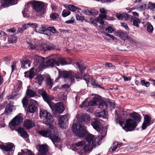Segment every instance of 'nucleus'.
Masks as SVG:
<instances>
[{"label":"nucleus","instance_id":"obj_56","mask_svg":"<svg viewBox=\"0 0 155 155\" xmlns=\"http://www.w3.org/2000/svg\"><path fill=\"white\" fill-rule=\"evenodd\" d=\"M116 17L119 20H122L124 19L123 15L121 14L117 13L116 15Z\"/></svg>","mask_w":155,"mask_h":155},{"label":"nucleus","instance_id":"obj_44","mask_svg":"<svg viewBox=\"0 0 155 155\" xmlns=\"http://www.w3.org/2000/svg\"><path fill=\"white\" fill-rule=\"evenodd\" d=\"M58 61L60 63H60L61 64V65H64L68 64L65 59L64 58H59Z\"/></svg>","mask_w":155,"mask_h":155},{"label":"nucleus","instance_id":"obj_27","mask_svg":"<svg viewBox=\"0 0 155 155\" xmlns=\"http://www.w3.org/2000/svg\"><path fill=\"white\" fill-rule=\"evenodd\" d=\"M25 77L31 79L35 75V73L34 69H31L29 71L26 72L25 73Z\"/></svg>","mask_w":155,"mask_h":155},{"label":"nucleus","instance_id":"obj_11","mask_svg":"<svg viewBox=\"0 0 155 155\" xmlns=\"http://www.w3.org/2000/svg\"><path fill=\"white\" fill-rule=\"evenodd\" d=\"M99 99L96 97L94 98L91 101L88 103H87V100H85L83 102L81 107L87 108L89 106L97 105V103H99Z\"/></svg>","mask_w":155,"mask_h":155},{"label":"nucleus","instance_id":"obj_55","mask_svg":"<svg viewBox=\"0 0 155 155\" xmlns=\"http://www.w3.org/2000/svg\"><path fill=\"white\" fill-rule=\"evenodd\" d=\"M55 47L53 46L51 44H49L46 46V48L45 50H51L54 49Z\"/></svg>","mask_w":155,"mask_h":155},{"label":"nucleus","instance_id":"obj_5","mask_svg":"<svg viewBox=\"0 0 155 155\" xmlns=\"http://www.w3.org/2000/svg\"><path fill=\"white\" fill-rule=\"evenodd\" d=\"M110 103V102L108 101L102 102V103H101L98 107L101 109L103 108L104 110L101 111L96 112L95 114V116L102 119L107 118L108 116V112L104 110L106 109L108 106V104Z\"/></svg>","mask_w":155,"mask_h":155},{"label":"nucleus","instance_id":"obj_49","mask_svg":"<svg viewBox=\"0 0 155 155\" xmlns=\"http://www.w3.org/2000/svg\"><path fill=\"white\" fill-rule=\"evenodd\" d=\"M68 8L72 12L75 11L77 9V8L76 7L71 5H68Z\"/></svg>","mask_w":155,"mask_h":155},{"label":"nucleus","instance_id":"obj_61","mask_svg":"<svg viewBox=\"0 0 155 155\" xmlns=\"http://www.w3.org/2000/svg\"><path fill=\"white\" fill-rule=\"evenodd\" d=\"M113 30V28L111 27H109L106 29V31L109 33H112Z\"/></svg>","mask_w":155,"mask_h":155},{"label":"nucleus","instance_id":"obj_17","mask_svg":"<svg viewBox=\"0 0 155 155\" xmlns=\"http://www.w3.org/2000/svg\"><path fill=\"white\" fill-rule=\"evenodd\" d=\"M35 124V122L32 120L27 119L24 121L23 124V126L27 129H29L34 127Z\"/></svg>","mask_w":155,"mask_h":155},{"label":"nucleus","instance_id":"obj_20","mask_svg":"<svg viewBox=\"0 0 155 155\" xmlns=\"http://www.w3.org/2000/svg\"><path fill=\"white\" fill-rule=\"evenodd\" d=\"M116 35L122 38L123 40L125 41L129 39L130 37L125 32L122 30L117 31L116 32Z\"/></svg>","mask_w":155,"mask_h":155},{"label":"nucleus","instance_id":"obj_25","mask_svg":"<svg viewBox=\"0 0 155 155\" xmlns=\"http://www.w3.org/2000/svg\"><path fill=\"white\" fill-rule=\"evenodd\" d=\"M1 6L4 7L8 6L9 4L12 5L14 4V0H1L0 2Z\"/></svg>","mask_w":155,"mask_h":155},{"label":"nucleus","instance_id":"obj_19","mask_svg":"<svg viewBox=\"0 0 155 155\" xmlns=\"http://www.w3.org/2000/svg\"><path fill=\"white\" fill-rule=\"evenodd\" d=\"M50 138L54 144L55 142H58L60 140V138L59 137L58 133V132L54 133V130L53 132L51 135Z\"/></svg>","mask_w":155,"mask_h":155},{"label":"nucleus","instance_id":"obj_58","mask_svg":"<svg viewBox=\"0 0 155 155\" xmlns=\"http://www.w3.org/2000/svg\"><path fill=\"white\" fill-rule=\"evenodd\" d=\"M58 16V14L56 13H52L50 15V17L53 19H55L57 18Z\"/></svg>","mask_w":155,"mask_h":155},{"label":"nucleus","instance_id":"obj_38","mask_svg":"<svg viewBox=\"0 0 155 155\" xmlns=\"http://www.w3.org/2000/svg\"><path fill=\"white\" fill-rule=\"evenodd\" d=\"M83 79L85 80L87 85L89 83L91 80L92 77L88 74H85L83 77Z\"/></svg>","mask_w":155,"mask_h":155},{"label":"nucleus","instance_id":"obj_53","mask_svg":"<svg viewBox=\"0 0 155 155\" xmlns=\"http://www.w3.org/2000/svg\"><path fill=\"white\" fill-rule=\"evenodd\" d=\"M118 147V142H114L112 148V151H115Z\"/></svg>","mask_w":155,"mask_h":155},{"label":"nucleus","instance_id":"obj_43","mask_svg":"<svg viewBox=\"0 0 155 155\" xmlns=\"http://www.w3.org/2000/svg\"><path fill=\"white\" fill-rule=\"evenodd\" d=\"M47 30L49 31L53 34L58 33V31H56L55 28L52 27H50L47 29Z\"/></svg>","mask_w":155,"mask_h":155},{"label":"nucleus","instance_id":"obj_39","mask_svg":"<svg viewBox=\"0 0 155 155\" xmlns=\"http://www.w3.org/2000/svg\"><path fill=\"white\" fill-rule=\"evenodd\" d=\"M17 39V37L15 35H13L11 36V38L8 40L9 43H15Z\"/></svg>","mask_w":155,"mask_h":155},{"label":"nucleus","instance_id":"obj_8","mask_svg":"<svg viewBox=\"0 0 155 155\" xmlns=\"http://www.w3.org/2000/svg\"><path fill=\"white\" fill-rule=\"evenodd\" d=\"M72 130L75 133L76 135L80 137H83L86 135V127L79 124L78 129L77 128L76 124H74L72 127Z\"/></svg>","mask_w":155,"mask_h":155},{"label":"nucleus","instance_id":"obj_24","mask_svg":"<svg viewBox=\"0 0 155 155\" xmlns=\"http://www.w3.org/2000/svg\"><path fill=\"white\" fill-rule=\"evenodd\" d=\"M86 143V141L84 140H81L78 142L75 143L73 144L71 148L74 151L77 150L76 147H81Z\"/></svg>","mask_w":155,"mask_h":155},{"label":"nucleus","instance_id":"obj_4","mask_svg":"<svg viewBox=\"0 0 155 155\" xmlns=\"http://www.w3.org/2000/svg\"><path fill=\"white\" fill-rule=\"evenodd\" d=\"M40 116L41 118L43 120V123L51 126L53 124L54 120L52 117L51 114L47 110H42L40 111Z\"/></svg>","mask_w":155,"mask_h":155},{"label":"nucleus","instance_id":"obj_47","mask_svg":"<svg viewBox=\"0 0 155 155\" xmlns=\"http://www.w3.org/2000/svg\"><path fill=\"white\" fill-rule=\"evenodd\" d=\"M70 12L66 10H64L62 12V15L63 17H66L70 14Z\"/></svg>","mask_w":155,"mask_h":155},{"label":"nucleus","instance_id":"obj_48","mask_svg":"<svg viewBox=\"0 0 155 155\" xmlns=\"http://www.w3.org/2000/svg\"><path fill=\"white\" fill-rule=\"evenodd\" d=\"M141 84L143 86L148 87L150 86V84L148 82H145L144 80H141L140 82Z\"/></svg>","mask_w":155,"mask_h":155},{"label":"nucleus","instance_id":"obj_60","mask_svg":"<svg viewBox=\"0 0 155 155\" xmlns=\"http://www.w3.org/2000/svg\"><path fill=\"white\" fill-rule=\"evenodd\" d=\"M26 65V67H29L31 64L29 60H26L23 61Z\"/></svg>","mask_w":155,"mask_h":155},{"label":"nucleus","instance_id":"obj_46","mask_svg":"<svg viewBox=\"0 0 155 155\" xmlns=\"http://www.w3.org/2000/svg\"><path fill=\"white\" fill-rule=\"evenodd\" d=\"M22 102L24 107H26L28 103V99L26 97H24L22 100Z\"/></svg>","mask_w":155,"mask_h":155},{"label":"nucleus","instance_id":"obj_63","mask_svg":"<svg viewBox=\"0 0 155 155\" xmlns=\"http://www.w3.org/2000/svg\"><path fill=\"white\" fill-rule=\"evenodd\" d=\"M122 26L124 27V28L127 30L128 31L129 30V28L128 26L125 23H121Z\"/></svg>","mask_w":155,"mask_h":155},{"label":"nucleus","instance_id":"obj_9","mask_svg":"<svg viewBox=\"0 0 155 155\" xmlns=\"http://www.w3.org/2000/svg\"><path fill=\"white\" fill-rule=\"evenodd\" d=\"M137 125L136 122L132 119L127 120L125 126L122 128L126 131H130L135 129Z\"/></svg>","mask_w":155,"mask_h":155},{"label":"nucleus","instance_id":"obj_22","mask_svg":"<svg viewBox=\"0 0 155 155\" xmlns=\"http://www.w3.org/2000/svg\"><path fill=\"white\" fill-rule=\"evenodd\" d=\"M91 125L95 130H96L97 131H99L100 133V130H101L104 127H103L100 130V129L101 127V124L100 121L98 120H96L92 122L91 123Z\"/></svg>","mask_w":155,"mask_h":155},{"label":"nucleus","instance_id":"obj_18","mask_svg":"<svg viewBox=\"0 0 155 155\" xmlns=\"http://www.w3.org/2000/svg\"><path fill=\"white\" fill-rule=\"evenodd\" d=\"M68 118L66 115L61 116L59 120V124L60 127L62 128H66V124Z\"/></svg>","mask_w":155,"mask_h":155},{"label":"nucleus","instance_id":"obj_6","mask_svg":"<svg viewBox=\"0 0 155 155\" xmlns=\"http://www.w3.org/2000/svg\"><path fill=\"white\" fill-rule=\"evenodd\" d=\"M22 116V114L19 113L10 122L9 126L12 130H16V126L21 124L22 121L23 120Z\"/></svg>","mask_w":155,"mask_h":155},{"label":"nucleus","instance_id":"obj_51","mask_svg":"<svg viewBox=\"0 0 155 155\" xmlns=\"http://www.w3.org/2000/svg\"><path fill=\"white\" fill-rule=\"evenodd\" d=\"M81 12L83 13L88 15H91V11H90L89 10L84 9H82L81 11Z\"/></svg>","mask_w":155,"mask_h":155},{"label":"nucleus","instance_id":"obj_50","mask_svg":"<svg viewBox=\"0 0 155 155\" xmlns=\"http://www.w3.org/2000/svg\"><path fill=\"white\" fill-rule=\"evenodd\" d=\"M28 25H29L30 27H32L33 28H36L37 27L38 24L36 23H32L29 22L27 24Z\"/></svg>","mask_w":155,"mask_h":155},{"label":"nucleus","instance_id":"obj_41","mask_svg":"<svg viewBox=\"0 0 155 155\" xmlns=\"http://www.w3.org/2000/svg\"><path fill=\"white\" fill-rule=\"evenodd\" d=\"M76 64L78 67V68L79 69L80 71L82 74V71L86 69V67L83 64H81L80 63L78 62Z\"/></svg>","mask_w":155,"mask_h":155},{"label":"nucleus","instance_id":"obj_45","mask_svg":"<svg viewBox=\"0 0 155 155\" xmlns=\"http://www.w3.org/2000/svg\"><path fill=\"white\" fill-rule=\"evenodd\" d=\"M147 6V9H153V8H155V3L149 2Z\"/></svg>","mask_w":155,"mask_h":155},{"label":"nucleus","instance_id":"obj_23","mask_svg":"<svg viewBox=\"0 0 155 155\" xmlns=\"http://www.w3.org/2000/svg\"><path fill=\"white\" fill-rule=\"evenodd\" d=\"M60 63L54 59H51L46 61V65L48 67H53L55 65L59 66Z\"/></svg>","mask_w":155,"mask_h":155},{"label":"nucleus","instance_id":"obj_42","mask_svg":"<svg viewBox=\"0 0 155 155\" xmlns=\"http://www.w3.org/2000/svg\"><path fill=\"white\" fill-rule=\"evenodd\" d=\"M140 23V20L138 18H136L133 21V25L139 28V24Z\"/></svg>","mask_w":155,"mask_h":155},{"label":"nucleus","instance_id":"obj_35","mask_svg":"<svg viewBox=\"0 0 155 155\" xmlns=\"http://www.w3.org/2000/svg\"><path fill=\"white\" fill-rule=\"evenodd\" d=\"M100 11L101 14H99L100 16H101L103 18H106V14L107 12L105 9L104 8H102L100 9Z\"/></svg>","mask_w":155,"mask_h":155},{"label":"nucleus","instance_id":"obj_54","mask_svg":"<svg viewBox=\"0 0 155 155\" xmlns=\"http://www.w3.org/2000/svg\"><path fill=\"white\" fill-rule=\"evenodd\" d=\"M124 16V18L125 20H128L130 18H132L133 17L129 15L127 13H125L123 15Z\"/></svg>","mask_w":155,"mask_h":155},{"label":"nucleus","instance_id":"obj_7","mask_svg":"<svg viewBox=\"0 0 155 155\" xmlns=\"http://www.w3.org/2000/svg\"><path fill=\"white\" fill-rule=\"evenodd\" d=\"M32 6L33 9L36 11L40 15H42L45 13L44 8L45 4L42 2L33 1H31Z\"/></svg>","mask_w":155,"mask_h":155},{"label":"nucleus","instance_id":"obj_30","mask_svg":"<svg viewBox=\"0 0 155 155\" xmlns=\"http://www.w3.org/2000/svg\"><path fill=\"white\" fill-rule=\"evenodd\" d=\"M18 131L22 137L25 138L28 137V134L23 128H19L18 129Z\"/></svg>","mask_w":155,"mask_h":155},{"label":"nucleus","instance_id":"obj_62","mask_svg":"<svg viewBox=\"0 0 155 155\" xmlns=\"http://www.w3.org/2000/svg\"><path fill=\"white\" fill-rule=\"evenodd\" d=\"M62 87L65 89V90L68 91L70 90V86L67 84H64L62 86Z\"/></svg>","mask_w":155,"mask_h":155},{"label":"nucleus","instance_id":"obj_3","mask_svg":"<svg viewBox=\"0 0 155 155\" xmlns=\"http://www.w3.org/2000/svg\"><path fill=\"white\" fill-rule=\"evenodd\" d=\"M60 76L64 78L65 81L67 82H73L75 81V78L78 79L79 78V74L71 71H63L60 74Z\"/></svg>","mask_w":155,"mask_h":155},{"label":"nucleus","instance_id":"obj_21","mask_svg":"<svg viewBox=\"0 0 155 155\" xmlns=\"http://www.w3.org/2000/svg\"><path fill=\"white\" fill-rule=\"evenodd\" d=\"M35 62L39 64V66L45 65V60L44 58L36 55L34 58Z\"/></svg>","mask_w":155,"mask_h":155},{"label":"nucleus","instance_id":"obj_59","mask_svg":"<svg viewBox=\"0 0 155 155\" xmlns=\"http://www.w3.org/2000/svg\"><path fill=\"white\" fill-rule=\"evenodd\" d=\"M138 8H140L141 10H143L145 8L147 9V5L143 4L141 5H139Z\"/></svg>","mask_w":155,"mask_h":155},{"label":"nucleus","instance_id":"obj_31","mask_svg":"<svg viewBox=\"0 0 155 155\" xmlns=\"http://www.w3.org/2000/svg\"><path fill=\"white\" fill-rule=\"evenodd\" d=\"M26 95L30 97H33L36 95V93L32 90L28 89L26 92Z\"/></svg>","mask_w":155,"mask_h":155},{"label":"nucleus","instance_id":"obj_57","mask_svg":"<svg viewBox=\"0 0 155 155\" xmlns=\"http://www.w3.org/2000/svg\"><path fill=\"white\" fill-rule=\"evenodd\" d=\"M91 15H96L98 13V11L96 10L92 9L91 10Z\"/></svg>","mask_w":155,"mask_h":155},{"label":"nucleus","instance_id":"obj_36","mask_svg":"<svg viewBox=\"0 0 155 155\" xmlns=\"http://www.w3.org/2000/svg\"><path fill=\"white\" fill-rule=\"evenodd\" d=\"M153 30V25L149 22L147 23V30L150 33H152Z\"/></svg>","mask_w":155,"mask_h":155},{"label":"nucleus","instance_id":"obj_16","mask_svg":"<svg viewBox=\"0 0 155 155\" xmlns=\"http://www.w3.org/2000/svg\"><path fill=\"white\" fill-rule=\"evenodd\" d=\"M151 118L147 115L144 116V121L142 126V130H145L147 126H149L151 124Z\"/></svg>","mask_w":155,"mask_h":155},{"label":"nucleus","instance_id":"obj_52","mask_svg":"<svg viewBox=\"0 0 155 155\" xmlns=\"http://www.w3.org/2000/svg\"><path fill=\"white\" fill-rule=\"evenodd\" d=\"M76 18L77 20L82 21L84 19V16L78 15H76Z\"/></svg>","mask_w":155,"mask_h":155},{"label":"nucleus","instance_id":"obj_13","mask_svg":"<svg viewBox=\"0 0 155 155\" xmlns=\"http://www.w3.org/2000/svg\"><path fill=\"white\" fill-rule=\"evenodd\" d=\"M38 105V102L36 101L31 100L28 106L27 111L31 113H34L37 109Z\"/></svg>","mask_w":155,"mask_h":155},{"label":"nucleus","instance_id":"obj_15","mask_svg":"<svg viewBox=\"0 0 155 155\" xmlns=\"http://www.w3.org/2000/svg\"><path fill=\"white\" fill-rule=\"evenodd\" d=\"M91 118L87 114H83L79 117V121L83 124H87L90 122Z\"/></svg>","mask_w":155,"mask_h":155},{"label":"nucleus","instance_id":"obj_34","mask_svg":"<svg viewBox=\"0 0 155 155\" xmlns=\"http://www.w3.org/2000/svg\"><path fill=\"white\" fill-rule=\"evenodd\" d=\"M106 18H103L101 16H100V15H99L97 18V22L101 24L102 25H105L107 24V23L106 22L103 21V20Z\"/></svg>","mask_w":155,"mask_h":155},{"label":"nucleus","instance_id":"obj_37","mask_svg":"<svg viewBox=\"0 0 155 155\" xmlns=\"http://www.w3.org/2000/svg\"><path fill=\"white\" fill-rule=\"evenodd\" d=\"M31 5H32L31 2L28 3L25 5V8L22 12L23 16H26L25 15V12L28 11V8L30 7Z\"/></svg>","mask_w":155,"mask_h":155},{"label":"nucleus","instance_id":"obj_32","mask_svg":"<svg viewBox=\"0 0 155 155\" xmlns=\"http://www.w3.org/2000/svg\"><path fill=\"white\" fill-rule=\"evenodd\" d=\"M46 82L48 88L51 89L53 86V81L51 79L50 77H48L46 78Z\"/></svg>","mask_w":155,"mask_h":155},{"label":"nucleus","instance_id":"obj_28","mask_svg":"<svg viewBox=\"0 0 155 155\" xmlns=\"http://www.w3.org/2000/svg\"><path fill=\"white\" fill-rule=\"evenodd\" d=\"M21 152L18 153V155H34L31 151L27 149L21 150Z\"/></svg>","mask_w":155,"mask_h":155},{"label":"nucleus","instance_id":"obj_64","mask_svg":"<svg viewBox=\"0 0 155 155\" xmlns=\"http://www.w3.org/2000/svg\"><path fill=\"white\" fill-rule=\"evenodd\" d=\"M16 63L15 62H13L11 65L12 72H13L16 68Z\"/></svg>","mask_w":155,"mask_h":155},{"label":"nucleus","instance_id":"obj_1","mask_svg":"<svg viewBox=\"0 0 155 155\" xmlns=\"http://www.w3.org/2000/svg\"><path fill=\"white\" fill-rule=\"evenodd\" d=\"M107 129L106 127H104L100 130L101 135L98 137L95 138L94 135L89 134L86 137L88 144H86L78 151L79 155H88L92 150L93 147H95L97 145H99L100 142L104 138L106 135Z\"/></svg>","mask_w":155,"mask_h":155},{"label":"nucleus","instance_id":"obj_29","mask_svg":"<svg viewBox=\"0 0 155 155\" xmlns=\"http://www.w3.org/2000/svg\"><path fill=\"white\" fill-rule=\"evenodd\" d=\"M44 78V76L43 75H38L35 78V81L38 83L40 85H41L42 81H43Z\"/></svg>","mask_w":155,"mask_h":155},{"label":"nucleus","instance_id":"obj_10","mask_svg":"<svg viewBox=\"0 0 155 155\" xmlns=\"http://www.w3.org/2000/svg\"><path fill=\"white\" fill-rule=\"evenodd\" d=\"M14 147V144L12 143H9L6 146L4 145H0V148L1 149L6 151H9V152H7V153H6L7 155H12L13 154V151L15 149Z\"/></svg>","mask_w":155,"mask_h":155},{"label":"nucleus","instance_id":"obj_12","mask_svg":"<svg viewBox=\"0 0 155 155\" xmlns=\"http://www.w3.org/2000/svg\"><path fill=\"white\" fill-rule=\"evenodd\" d=\"M51 124L50 128H49L44 129L38 131V133L41 136L45 137H50L51 135L53 132V127Z\"/></svg>","mask_w":155,"mask_h":155},{"label":"nucleus","instance_id":"obj_26","mask_svg":"<svg viewBox=\"0 0 155 155\" xmlns=\"http://www.w3.org/2000/svg\"><path fill=\"white\" fill-rule=\"evenodd\" d=\"M130 117L132 118L137 122L140 121L141 117L140 114L136 112H134L130 114Z\"/></svg>","mask_w":155,"mask_h":155},{"label":"nucleus","instance_id":"obj_33","mask_svg":"<svg viewBox=\"0 0 155 155\" xmlns=\"http://www.w3.org/2000/svg\"><path fill=\"white\" fill-rule=\"evenodd\" d=\"M46 30V28L43 25H41L38 27L37 26V27L35 29L37 32L41 33L44 32Z\"/></svg>","mask_w":155,"mask_h":155},{"label":"nucleus","instance_id":"obj_40","mask_svg":"<svg viewBox=\"0 0 155 155\" xmlns=\"http://www.w3.org/2000/svg\"><path fill=\"white\" fill-rule=\"evenodd\" d=\"M13 111V107L11 105L7 106L5 109V112L7 114H10Z\"/></svg>","mask_w":155,"mask_h":155},{"label":"nucleus","instance_id":"obj_2","mask_svg":"<svg viewBox=\"0 0 155 155\" xmlns=\"http://www.w3.org/2000/svg\"><path fill=\"white\" fill-rule=\"evenodd\" d=\"M39 93L52 110L60 113L63 112L64 110V107L62 103L60 102L57 104H54L51 102V101L54 99V97L51 95H48L44 90H39Z\"/></svg>","mask_w":155,"mask_h":155},{"label":"nucleus","instance_id":"obj_14","mask_svg":"<svg viewBox=\"0 0 155 155\" xmlns=\"http://www.w3.org/2000/svg\"><path fill=\"white\" fill-rule=\"evenodd\" d=\"M38 152L37 155H47L48 151V146L47 144L39 145L38 146Z\"/></svg>","mask_w":155,"mask_h":155}]
</instances>
